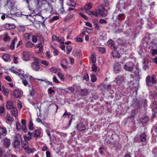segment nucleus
Wrapping results in <instances>:
<instances>
[{"label": "nucleus", "mask_w": 157, "mask_h": 157, "mask_svg": "<svg viewBox=\"0 0 157 157\" xmlns=\"http://www.w3.org/2000/svg\"><path fill=\"white\" fill-rule=\"evenodd\" d=\"M86 13L87 14L91 17L94 16L97 17L96 10L95 11V12H93L92 11H89L87 12Z\"/></svg>", "instance_id": "26"}, {"label": "nucleus", "mask_w": 157, "mask_h": 157, "mask_svg": "<svg viewBox=\"0 0 157 157\" xmlns=\"http://www.w3.org/2000/svg\"><path fill=\"white\" fill-rule=\"evenodd\" d=\"M56 41L59 42L60 44H64V39L63 37L59 36L57 37Z\"/></svg>", "instance_id": "27"}, {"label": "nucleus", "mask_w": 157, "mask_h": 157, "mask_svg": "<svg viewBox=\"0 0 157 157\" xmlns=\"http://www.w3.org/2000/svg\"><path fill=\"white\" fill-rule=\"evenodd\" d=\"M9 91L7 89L4 88L3 89V94L5 96H6L9 94Z\"/></svg>", "instance_id": "40"}, {"label": "nucleus", "mask_w": 157, "mask_h": 157, "mask_svg": "<svg viewBox=\"0 0 157 157\" xmlns=\"http://www.w3.org/2000/svg\"><path fill=\"white\" fill-rule=\"evenodd\" d=\"M152 85L153 84H155L156 82V77L154 75H153L151 78V81Z\"/></svg>", "instance_id": "32"}, {"label": "nucleus", "mask_w": 157, "mask_h": 157, "mask_svg": "<svg viewBox=\"0 0 157 157\" xmlns=\"http://www.w3.org/2000/svg\"><path fill=\"white\" fill-rule=\"evenodd\" d=\"M22 129L24 132H27V129L26 125H22Z\"/></svg>", "instance_id": "54"}, {"label": "nucleus", "mask_w": 157, "mask_h": 157, "mask_svg": "<svg viewBox=\"0 0 157 157\" xmlns=\"http://www.w3.org/2000/svg\"><path fill=\"white\" fill-rule=\"evenodd\" d=\"M102 4L105 6H108L109 5V3L108 0H102Z\"/></svg>", "instance_id": "39"}, {"label": "nucleus", "mask_w": 157, "mask_h": 157, "mask_svg": "<svg viewBox=\"0 0 157 157\" xmlns=\"http://www.w3.org/2000/svg\"><path fill=\"white\" fill-rule=\"evenodd\" d=\"M92 71L96 72L97 71V67L96 65L94 64L92 67Z\"/></svg>", "instance_id": "47"}, {"label": "nucleus", "mask_w": 157, "mask_h": 157, "mask_svg": "<svg viewBox=\"0 0 157 157\" xmlns=\"http://www.w3.org/2000/svg\"><path fill=\"white\" fill-rule=\"evenodd\" d=\"M17 104L18 105V108L20 109L22 108V103L20 101H17Z\"/></svg>", "instance_id": "56"}, {"label": "nucleus", "mask_w": 157, "mask_h": 157, "mask_svg": "<svg viewBox=\"0 0 157 157\" xmlns=\"http://www.w3.org/2000/svg\"><path fill=\"white\" fill-rule=\"evenodd\" d=\"M152 110L154 112L157 111V105L155 102L152 103Z\"/></svg>", "instance_id": "33"}, {"label": "nucleus", "mask_w": 157, "mask_h": 157, "mask_svg": "<svg viewBox=\"0 0 157 157\" xmlns=\"http://www.w3.org/2000/svg\"><path fill=\"white\" fill-rule=\"evenodd\" d=\"M15 107L13 106V104L12 101H8L7 102L6 108L7 109H12L13 107Z\"/></svg>", "instance_id": "12"}, {"label": "nucleus", "mask_w": 157, "mask_h": 157, "mask_svg": "<svg viewBox=\"0 0 157 157\" xmlns=\"http://www.w3.org/2000/svg\"><path fill=\"white\" fill-rule=\"evenodd\" d=\"M16 138L17 139V140H18L19 141L21 140V137L20 135H17L15 136Z\"/></svg>", "instance_id": "62"}, {"label": "nucleus", "mask_w": 157, "mask_h": 157, "mask_svg": "<svg viewBox=\"0 0 157 157\" xmlns=\"http://www.w3.org/2000/svg\"><path fill=\"white\" fill-rule=\"evenodd\" d=\"M114 70L115 73H117L120 71V68L119 66H116L114 67Z\"/></svg>", "instance_id": "35"}, {"label": "nucleus", "mask_w": 157, "mask_h": 157, "mask_svg": "<svg viewBox=\"0 0 157 157\" xmlns=\"http://www.w3.org/2000/svg\"><path fill=\"white\" fill-rule=\"evenodd\" d=\"M10 71L12 72H13V73H15L17 75H18L20 77H21V76L22 75L21 74H20L18 72L14 70L13 68H11L10 69Z\"/></svg>", "instance_id": "36"}, {"label": "nucleus", "mask_w": 157, "mask_h": 157, "mask_svg": "<svg viewBox=\"0 0 157 157\" xmlns=\"http://www.w3.org/2000/svg\"><path fill=\"white\" fill-rule=\"evenodd\" d=\"M29 126L30 130L33 129V124L32 120L30 121Z\"/></svg>", "instance_id": "37"}, {"label": "nucleus", "mask_w": 157, "mask_h": 157, "mask_svg": "<svg viewBox=\"0 0 157 157\" xmlns=\"http://www.w3.org/2000/svg\"><path fill=\"white\" fill-rule=\"evenodd\" d=\"M7 131L6 128L0 127V139L6 135Z\"/></svg>", "instance_id": "6"}, {"label": "nucleus", "mask_w": 157, "mask_h": 157, "mask_svg": "<svg viewBox=\"0 0 157 157\" xmlns=\"http://www.w3.org/2000/svg\"><path fill=\"white\" fill-rule=\"evenodd\" d=\"M71 113H68L67 112V111H65V113L63 115V117L64 118H65L67 116L68 117H69V116L70 115Z\"/></svg>", "instance_id": "43"}, {"label": "nucleus", "mask_w": 157, "mask_h": 157, "mask_svg": "<svg viewBox=\"0 0 157 157\" xmlns=\"http://www.w3.org/2000/svg\"><path fill=\"white\" fill-rule=\"evenodd\" d=\"M24 139L25 140V141L28 142V141L29 140L32 139V137L31 136H24Z\"/></svg>", "instance_id": "46"}, {"label": "nucleus", "mask_w": 157, "mask_h": 157, "mask_svg": "<svg viewBox=\"0 0 157 157\" xmlns=\"http://www.w3.org/2000/svg\"><path fill=\"white\" fill-rule=\"evenodd\" d=\"M32 36V33H25L24 35V38L26 40H29L31 37Z\"/></svg>", "instance_id": "18"}, {"label": "nucleus", "mask_w": 157, "mask_h": 157, "mask_svg": "<svg viewBox=\"0 0 157 157\" xmlns=\"http://www.w3.org/2000/svg\"><path fill=\"white\" fill-rule=\"evenodd\" d=\"M31 67L34 70L37 71L40 69V66L39 63L36 62H33L32 63Z\"/></svg>", "instance_id": "8"}, {"label": "nucleus", "mask_w": 157, "mask_h": 157, "mask_svg": "<svg viewBox=\"0 0 157 157\" xmlns=\"http://www.w3.org/2000/svg\"><path fill=\"white\" fill-rule=\"evenodd\" d=\"M17 59L18 58L16 56H14L13 60L15 63H18Z\"/></svg>", "instance_id": "59"}, {"label": "nucleus", "mask_w": 157, "mask_h": 157, "mask_svg": "<svg viewBox=\"0 0 157 157\" xmlns=\"http://www.w3.org/2000/svg\"><path fill=\"white\" fill-rule=\"evenodd\" d=\"M93 5L90 3L86 4L84 7V9L85 10L87 11L90 9L92 7Z\"/></svg>", "instance_id": "16"}, {"label": "nucleus", "mask_w": 157, "mask_h": 157, "mask_svg": "<svg viewBox=\"0 0 157 157\" xmlns=\"http://www.w3.org/2000/svg\"><path fill=\"white\" fill-rule=\"evenodd\" d=\"M29 93L30 95L33 97L35 95V91L33 89L32 87H31L29 90Z\"/></svg>", "instance_id": "31"}, {"label": "nucleus", "mask_w": 157, "mask_h": 157, "mask_svg": "<svg viewBox=\"0 0 157 157\" xmlns=\"http://www.w3.org/2000/svg\"><path fill=\"white\" fill-rule=\"evenodd\" d=\"M61 2V8L60 9L59 12L60 13L63 14L64 12V10L63 7V0H59Z\"/></svg>", "instance_id": "22"}, {"label": "nucleus", "mask_w": 157, "mask_h": 157, "mask_svg": "<svg viewBox=\"0 0 157 157\" xmlns=\"http://www.w3.org/2000/svg\"><path fill=\"white\" fill-rule=\"evenodd\" d=\"M40 134V131L39 130H36L34 131V136L36 138L39 137Z\"/></svg>", "instance_id": "23"}, {"label": "nucleus", "mask_w": 157, "mask_h": 157, "mask_svg": "<svg viewBox=\"0 0 157 157\" xmlns=\"http://www.w3.org/2000/svg\"><path fill=\"white\" fill-rule=\"evenodd\" d=\"M22 94L21 92L19 90H15L14 91V96L16 98H19Z\"/></svg>", "instance_id": "9"}, {"label": "nucleus", "mask_w": 157, "mask_h": 157, "mask_svg": "<svg viewBox=\"0 0 157 157\" xmlns=\"http://www.w3.org/2000/svg\"><path fill=\"white\" fill-rule=\"evenodd\" d=\"M30 57V54L29 52L26 51L23 52L22 58L25 61L28 60Z\"/></svg>", "instance_id": "4"}, {"label": "nucleus", "mask_w": 157, "mask_h": 157, "mask_svg": "<svg viewBox=\"0 0 157 157\" xmlns=\"http://www.w3.org/2000/svg\"><path fill=\"white\" fill-rule=\"evenodd\" d=\"M97 79L96 76L94 75H92L91 76V81L92 82L96 81Z\"/></svg>", "instance_id": "50"}, {"label": "nucleus", "mask_w": 157, "mask_h": 157, "mask_svg": "<svg viewBox=\"0 0 157 157\" xmlns=\"http://www.w3.org/2000/svg\"><path fill=\"white\" fill-rule=\"evenodd\" d=\"M108 43L109 45L114 46V41L113 40H110L108 41Z\"/></svg>", "instance_id": "57"}, {"label": "nucleus", "mask_w": 157, "mask_h": 157, "mask_svg": "<svg viewBox=\"0 0 157 157\" xmlns=\"http://www.w3.org/2000/svg\"><path fill=\"white\" fill-rule=\"evenodd\" d=\"M124 77L121 75H119L115 78V81L118 85L122 83L124 81Z\"/></svg>", "instance_id": "3"}, {"label": "nucleus", "mask_w": 157, "mask_h": 157, "mask_svg": "<svg viewBox=\"0 0 157 157\" xmlns=\"http://www.w3.org/2000/svg\"><path fill=\"white\" fill-rule=\"evenodd\" d=\"M58 75L59 77L61 79H63V74L61 73H59L58 74Z\"/></svg>", "instance_id": "55"}, {"label": "nucleus", "mask_w": 157, "mask_h": 157, "mask_svg": "<svg viewBox=\"0 0 157 157\" xmlns=\"http://www.w3.org/2000/svg\"><path fill=\"white\" fill-rule=\"evenodd\" d=\"M22 79V83L25 86L28 85L29 86H30V84L29 83L27 80V76L26 75H22L20 77Z\"/></svg>", "instance_id": "5"}, {"label": "nucleus", "mask_w": 157, "mask_h": 157, "mask_svg": "<svg viewBox=\"0 0 157 157\" xmlns=\"http://www.w3.org/2000/svg\"><path fill=\"white\" fill-rule=\"evenodd\" d=\"M5 78L9 82H10L12 81L11 78L10 76H6Z\"/></svg>", "instance_id": "64"}, {"label": "nucleus", "mask_w": 157, "mask_h": 157, "mask_svg": "<svg viewBox=\"0 0 157 157\" xmlns=\"http://www.w3.org/2000/svg\"><path fill=\"white\" fill-rule=\"evenodd\" d=\"M24 150L26 153L29 154L31 153H33L35 151H36V149L34 148L31 149L29 147H28L24 149Z\"/></svg>", "instance_id": "15"}, {"label": "nucleus", "mask_w": 157, "mask_h": 157, "mask_svg": "<svg viewBox=\"0 0 157 157\" xmlns=\"http://www.w3.org/2000/svg\"><path fill=\"white\" fill-rule=\"evenodd\" d=\"M3 144L5 147H8L10 145V140L7 139H4Z\"/></svg>", "instance_id": "14"}, {"label": "nucleus", "mask_w": 157, "mask_h": 157, "mask_svg": "<svg viewBox=\"0 0 157 157\" xmlns=\"http://www.w3.org/2000/svg\"><path fill=\"white\" fill-rule=\"evenodd\" d=\"M112 54L113 57L114 58H118L120 57V54L115 50L113 52Z\"/></svg>", "instance_id": "20"}, {"label": "nucleus", "mask_w": 157, "mask_h": 157, "mask_svg": "<svg viewBox=\"0 0 157 157\" xmlns=\"http://www.w3.org/2000/svg\"><path fill=\"white\" fill-rule=\"evenodd\" d=\"M6 120L9 121H10L13 120V118L10 116V115L9 114H8L7 115L6 117Z\"/></svg>", "instance_id": "44"}, {"label": "nucleus", "mask_w": 157, "mask_h": 157, "mask_svg": "<svg viewBox=\"0 0 157 157\" xmlns=\"http://www.w3.org/2000/svg\"><path fill=\"white\" fill-rule=\"evenodd\" d=\"M42 64L46 66H48L49 64L48 62L45 60H42L41 62Z\"/></svg>", "instance_id": "58"}, {"label": "nucleus", "mask_w": 157, "mask_h": 157, "mask_svg": "<svg viewBox=\"0 0 157 157\" xmlns=\"http://www.w3.org/2000/svg\"><path fill=\"white\" fill-rule=\"evenodd\" d=\"M150 77L148 75L146 78V82L147 85L149 86H152V84L150 81Z\"/></svg>", "instance_id": "19"}, {"label": "nucleus", "mask_w": 157, "mask_h": 157, "mask_svg": "<svg viewBox=\"0 0 157 157\" xmlns=\"http://www.w3.org/2000/svg\"><path fill=\"white\" fill-rule=\"evenodd\" d=\"M32 41L34 43H35L37 41V38L35 36H32Z\"/></svg>", "instance_id": "63"}, {"label": "nucleus", "mask_w": 157, "mask_h": 157, "mask_svg": "<svg viewBox=\"0 0 157 157\" xmlns=\"http://www.w3.org/2000/svg\"><path fill=\"white\" fill-rule=\"evenodd\" d=\"M2 58L5 61H7L10 59V56L8 54H5L3 56Z\"/></svg>", "instance_id": "29"}, {"label": "nucleus", "mask_w": 157, "mask_h": 157, "mask_svg": "<svg viewBox=\"0 0 157 157\" xmlns=\"http://www.w3.org/2000/svg\"><path fill=\"white\" fill-rule=\"evenodd\" d=\"M48 93L49 94H51L52 93H54L55 91L54 90H52L51 88H49L48 90Z\"/></svg>", "instance_id": "61"}, {"label": "nucleus", "mask_w": 157, "mask_h": 157, "mask_svg": "<svg viewBox=\"0 0 157 157\" xmlns=\"http://www.w3.org/2000/svg\"><path fill=\"white\" fill-rule=\"evenodd\" d=\"M87 90L86 89L83 90L81 91V94L82 96H85L87 94Z\"/></svg>", "instance_id": "41"}, {"label": "nucleus", "mask_w": 157, "mask_h": 157, "mask_svg": "<svg viewBox=\"0 0 157 157\" xmlns=\"http://www.w3.org/2000/svg\"><path fill=\"white\" fill-rule=\"evenodd\" d=\"M70 3L67 4L68 6L69 7H75L76 6V3L73 0H70Z\"/></svg>", "instance_id": "25"}, {"label": "nucleus", "mask_w": 157, "mask_h": 157, "mask_svg": "<svg viewBox=\"0 0 157 157\" xmlns=\"http://www.w3.org/2000/svg\"><path fill=\"white\" fill-rule=\"evenodd\" d=\"M72 49V48L71 46H68L67 47V54H68L71 52V50Z\"/></svg>", "instance_id": "38"}, {"label": "nucleus", "mask_w": 157, "mask_h": 157, "mask_svg": "<svg viewBox=\"0 0 157 157\" xmlns=\"http://www.w3.org/2000/svg\"><path fill=\"white\" fill-rule=\"evenodd\" d=\"M20 141L18 140H15L13 143V147L14 148H18L20 146Z\"/></svg>", "instance_id": "13"}, {"label": "nucleus", "mask_w": 157, "mask_h": 157, "mask_svg": "<svg viewBox=\"0 0 157 157\" xmlns=\"http://www.w3.org/2000/svg\"><path fill=\"white\" fill-rule=\"evenodd\" d=\"M21 145V147L24 148V149H25L27 147H29V144L28 142L25 141L23 142Z\"/></svg>", "instance_id": "24"}, {"label": "nucleus", "mask_w": 157, "mask_h": 157, "mask_svg": "<svg viewBox=\"0 0 157 157\" xmlns=\"http://www.w3.org/2000/svg\"><path fill=\"white\" fill-rule=\"evenodd\" d=\"M16 128L17 130L21 128V125L20 123H17L16 124Z\"/></svg>", "instance_id": "60"}, {"label": "nucleus", "mask_w": 157, "mask_h": 157, "mask_svg": "<svg viewBox=\"0 0 157 157\" xmlns=\"http://www.w3.org/2000/svg\"><path fill=\"white\" fill-rule=\"evenodd\" d=\"M36 47L39 48V50L40 51H41L43 50V48L42 47V45L41 44H39L38 45H36Z\"/></svg>", "instance_id": "52"}, {"label": "nucleus", "mask_w": 157, "mask_h": 157, "mask_svg": "<svg viewBox=\"0 0 157 157\" xmlns=\"http://www.w3.org/2000/svg\"><path fill=\"white\" fill-rule=\"evenodd\" d=\"M4 28L7 29L11 30L15 28V26L13 24L6 23L4 25Z\"/></svg>", "instance_id": "10"}, {"label": "nucleus", "mask_w": 157, "mask_h": 157, "mask_svg": "<svg viewBox=\"0 0 157 157\" xmlns=\"http://www.w3.org/2000/svg\"><path fill=\"white\" fill-rule=\"evenodd\" d=\"M73 16V15L71 14L69 16L67 17L64 19V21H67V20H70L71 18Z\"/></svg>", "instance_id": "53"}, {"label": "nucleus", "mask_w": 157, "mask_h": 157, "mask_svg": "<svg viewBox=\"0 0 157 157\" xmlns=\"http://www.w3.org/2000/svg\"><path fill=\"white\" fill-rule=\"evenodd\" d=\"M34 45V44L31 41H28L25 44L26 47L28 48H31Z\"/></svg>", "instance_id": "28"}, {"label": "nucleus", "mask_w": 157, "mask_h": 157, "mask_svg": "<svg viewBox=\"0 0 157 157\" xmlns=\"http://www.w3.org/2000/svg\"><path fill=\"white\" fill-rule=\"evenodd\" d=\"M91 60L93 63H95L96 61V59L94 55H92L91 57Z\"/></svg>", "instance_id": "34"}, {"label": "nucleus", "mask_w": 157, "mask_h": 157, "mask_svg": "<svg viewBox=\"0 0 157 157\" xmlns=\"http://www.w3.org/2000/svg\"><path fill=\"white\" fill-rule=\"evenodd\" d=\"M96 12L97 17L99 16L105 17L108 14L107 10L102 6L98 7L96 10Z\"/></svg>", "instance_id": "1"}, {"label": "nucleus", "mask_w": 157, "mask_h": 157, "mask_svg": "<svg viewBox=\"0 0 157 157\" xmlns=\"http://www.w3.org/2000/svg\"><path fill=\"white\" fill-rule=\"evenodd\" d=\"M98 49L102 53H103L105 52V49L104 48L99 47L98 48Z\"/></svg>", "instance_id": "49"}, {"label": "nucleus", "mask_w": 157, "mask_h": 157, "mask_svg": "<svg viewBox=\"0 0 157 157\" xmlns=\"http://www.w3.org/2000/svg\"><path fill=\"white\" fill-rule=\"evenodd\" d=\"M151 52V54L153 56H154L155 55H157V49L155 50V49H152Z\"/></svg>", "instance_id": "51"}, {"label": "nucleus", "mask_w": 157, "mask_h": 157, "mask_svg": "<svg viewBox=\"0 0 157 157\" xmlns=\"http://www.w3.org/2000/svg\"><path fill=\"white\" fill-rule=\"evenodd\" d=\"M134 64L132 62H128L124 65V69L127 71L131 72L134 70Z\"/></svg>", "instance_id": "2"}, {"label": "nucleus", "mask_w": 157, "mask_h": 157, "mask_svg": "<svg viewBox=\"0 0 157 157\" xmlns=\"http://www.w3.org/2000/svg\"><path fill=\"white\" fill-rule=\"evenodd\" d=\"M12 115L15 117H16L18 115V111L16 107H13L11 110Z\"/></svg>", "instance_id": "11"}, {"label": "nucleus", "mask_w": 157, "mask_h": 157, "mask_svg": "<svg viewBox=\"0 0 157 157\" xmlns=\"http://www.w3.org/2000/svg\"><path fill=\"white\" fill-rule=\"evenodd\" d=\"M5 108L3 106H0V114L4 116L5 115Z\"/></svg>", "instance_id": "30"}, {"label": "nucleus", "mask_w": 157, "mask_h": 157, "mask_svg": "<svg viewBox=\"0 0 157 157\" xmlns=\"http://www.w3.org/2000/svg\"><path fill=\"white\" fill-rule=\"evenodd\" d=\"M50 71L54 73H56L57 71V69L54 67H52L50 68Z\"/></svg>", "instance_id": "42"}, {"label": "nucleus", "mask_w": 157, "mask_h": 157, "mask_svg": "<svg viewBox=\"0 0 157 157\" xmlns=\"http://www.w3.org/2000/svg\"><path fill=\"white\" fill-rule=\"evenodd\" d=\"M76 127L80 131H83L86 129V127L84 124L82 123H78Z\"/></svg>", "instance_id": "7"}, {"label": "nucleus", "mask_w": 157, "mask_h": 157, "mask_svg": "<svg viewBox=\"0 0 157 157\" xmlns=\"http://www.w3.org/2000/svg\"><path fill=\"white\" fill-rule=\"evenodd\" d=\"M15 41V39H13L12 42V43L10 44V48L12 49H13L14 48V43Z\"/></svg>", "instance_id": "48"}, {"label": "nucleus", "mask_w": 157, "mask_h": 157, "mask_svg": "<svg viewBox=\"0 0 157 157\" xmlns=\"http://www.w3.org/2000/svg\"><path fill=\"white\" fill-rule=\"evenodd\" d=\"M146 135L145 133H143L141 134L140 136V139L141 141L145 142L146 140Z\"/></svg>", "instance_id": "17"}, {"label": "nucleus", "mask_w": 157, "mask_h": 157, "mask_svg": "<svg viewBox=\"0 0 157 157\" xmlns=\"http://www.w3.org/2000/svg\"><path fill=\"white\" fill-rule=\"evenodd\" d=\"M149 120V117L147 116H145L141 118L140 119V121L143 123H146L148 122Z\"/></svg>", "instance_id": "21"}, {"label": "nucleus", "mask_w": 157, "mask_h": 157, "mask_svg": "<svg viewBox=\"0 0 157 157\" xmlns=\"http://www.w3.org/2000/svg\"><path fill=\"white\" fill-rule=\"evenodd\" d=\"M83 79L86 80V81H88L89 80V76L87 73H86L84 75L83 77Z\"/></svg>", "instance_id": "45"}]
</instances>
